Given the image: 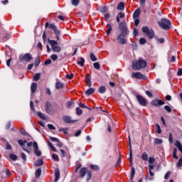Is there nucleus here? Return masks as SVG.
<instances>
[{
	"mask_svg": "<svg viewBox=\"0 0 182 182\" xmlns=\"http://www.w3.org/2000/svg\"><path fill=\"white\" fill-rule=\"evenodd\" d=\"M119 28L121 31V33L117 36V41L118 43H121V45H125V43H127L126 36H127L129 34V28H127L126 22L119 23Z\"/></svg>",
	"mask_w": 182,
	"mask_h": 182,
	"instance_id": "nucleus-1",
	"label": "nucleus"
},
{
	"mask_svg": "<svg viewBox=\"0 0 182 182\" xmlns=\"http://www.w3.org/2000/svg\"><path fill=\"white\" fill-rule=\"evenodd\" d=\"M147 66V63L144 60H138L132 62V69L134 70H140Z\"/></svg>",
	"mask_w": 182,
	"mask_h": 182,
	"instance_id": "nucleus-2",
	"label": "nucleus"
},
{
	"mask_svg": "<svg viewBox=\"0 0 182 182\" xmlns=\"http://www.w3.org/2000/svg\"><path fill=\"white\" fill-rule=\"evenodd\" d=\"M158 23L159 26L165 31H167L171 28V21L167 18L161 19L160 21H158Z\"/></svg>",
	"mask_w": 182,
	"mask_h": 182,
	"instance_id": "nucleus-3",
	"label": "nucleus"
},
{
	"mask_svg": "<svg viewBox=\"0 0 182 182\" xmlns=\"http://www.w3.org/2000/svg\"><path fill=\"white\" fill-rule=\"evenodd\" d=\"M48 26L49 29H52V31H53L57 41H59V35H60V31L58 29V28H56V26L54 23L49 24V23H46V28H48Z\"/></svg>",
	"mask_w": 182,
	"mask_h": 182,
	"instance_id": "nucleus-4",
	"label": "nucleus"
},
{
	"mask_svg": "<svg viewBox=\"0 0 182 182\" xmlns=\"http://www.w3.org/2000/svg\"><path fill=\"white\" fill-rule=\"evenodd\" d=\"M33 147L34 149L33 153L36 154V156H41L42 154V152L39 151V147L38 146V143L36 141H34L33 143L32 141L27 143V147Z\"/></svg>",
	"mask_w": 182,
	"mask_h": 182,
	"instance_id": "nucleus-5",
	"label": "nucleus"
},
{
	"mask_svg": "<svg viewBox=\"0 0 182 182\" xmlns=\"http://www.w3.org/2000/svg\"><path fill=\"white\" fill-rule=\"evenodd\" d=\"M142 32L147 35L149 39H153L154 38V30L149 29L148 26L142 27Z\"/></svg>",
	"mask_w": 182,
	"mask_h": 182,
	"instance_id": "nucleus-6",
	"label": "nucleus"
},
{
	"mask_svg": "<svg viewBox=\"0 0 182 182\" xmlns=\"http://www.w3.org/2000/svg\"><path fill=\"white\" fill-rule=\"evenodd\" d=\"M132 77L133 79H139L140 80H147V76L141 74V73H132Z\"/></svg>",
	"mask_w": 182,
	"mask_h": 182,
	"instance_id": "nucleus-7",
	"label": "nucleus"
},
{
	"mask_svg": "<svg viewBox=\"0 0 182 182\" xmlns=\"http://www.w3.org/2000/svg\"><path fill=\"white\" fill-rule=\"evenodd\" d=\"M20 62H29L32 60V55L29 53H27L24 55H21L18 57Z\"/></svg>",
	"mask_w": 182,
	"mask_h": 182,
	"instance_id": "nucleus-8",
	"label": "nucleus"
},
{
	"mask_svg": "<svg viewBox=\"0 0 182 182\" xmlns=\"http://www.w3.org/2000/svg\"><path fill=\"white\" fill-rule=\"evenodd\" d=\"M45 110L48 114H53V109L52 108V104L49 102H46Z\"/></svg>",
	"mask_w": 182,
	"mask_h": 182,
	"instance_id": "nucleus-9",
	"label": "nucleus"
},
{
	"mask_svg": "<svg viewBox=\"0 0 182 182\" xmlns=\"http://www.w3.org/2000/svg\"><path fill=\"white\" fill-rule=\"evenodd\" d=\"M136 99L141 106H147V100L141 95H136Z\"/></svg>",
	"mask_w": 182,
	"mask_h": 182,
	"instance_id": "nucleus-10",
	"label": "nucleus"
},
{
	"mask_svg": "<svg viewBox=\"0 0 182 182\" xmlns=\"http://www.w3.org/2000/svg\"><path fill=\"white\" fill-rule=\"evenodd\" d=\"M63 120L65 122V123L72 124V123H76L77 122V119L73 120L72 119V117L65 115L63 117Z\"/></svg>",
	"mask_w": 182,
	"mask_h": 182,
	"instance_id": "nucleus-11",
	"label": "nucleus"
},
{
	"mask_svg": "<svg viewBox=\"0 0 182 182\" xmlns=\"http://www.w3.org/2000/svg\"><path fill=\"white\" fill-rule=\"evenodd\" d=\"M151 106H156V107L163 106V105H166V102H164V101L163 100L156 99L151 102Z\"/></svg>",
	"mask_w": 182,
	"mask_h": 182,
	"instance_id": "nucleus-12",
	"label": "nucleus"
},
{
	"mask_svg": "<svg viewBox=\"0 0 182 182\" xmlns=\"http://www.w3.org/2000/svg\"><path fill=\"white\" fill-rule=\"evenodd\" d=\"M86 173H87V168L86 167H83L80 170V177H81V178H83V177H85V176H86Z\"/></svg>",
	"mask_w": 182,
	"mask_h": 182,
	"instance_id": "nucleus-13",
	"label": "nucleus"
},
{
	"mask_svg": "<svg viewBox=\"0 0 182 182\" xmlns=\"http://www.w3.org/2000/svg\"><path fill=\"white\" fill-rule=\"evenodd\" d=\"M85 80L88 87H92V77H90V75L87 74Z\"/></svg>",
	"mask_w": 182,
	"mask_h": 182,
	"instance_id": "nucleus-14",
	"label": "nucleus"
},
{
	"mask_svg": "<svg viewBox=\"0 0 182 182\" xmlns=\"http://www.w3.org/2000/svg\"><path fill=\"white\" fill-rule=\"evenodd\" d=\"M60 178V171L59 169H56L55 171V180L54 182H58L59 181V178Z\"/></svg>",
	"mask_w": 182,
	"mask_h": 182,
	"instance_id": "nucleus-15",
	"label": "nucleus"
},
{
	"mask_svg": "<svg viewBox=\"0 0 182 182\" xmlns=\"http://www.w3.org/2000/svg\"><path fill=\"white\" fill-rule=\"evenodd\" d=\"M65 87V85L63 84L60 81H57L55 83V89L57 90H59V89H63Z\"/></svg>",
	"mask_w": 182,
	"mask_h": 182,
	"instance_id": "nucleus-16",
	"label": "nucleus"
},
{
	"mask_svg": "<svg viewBox=\"0 0 182 182\" xmlns=\"http://www.w3.org/2000/svg\"><path fill=\"white\" fill-rule=\"evenodd\" d=\"M31 93H35L36 92V90L38 89V84L36 82H33L31 84Z\"/></svg>",
	"mask_w": 182,
	"mask_h": 182,
	"instance_id": "nucleus-17",
	"label": "nucleus"
},
{
	"mask_svg": "<svg viewBox=\"0 0 182 182\" xmlns=\"http://www.w3.org/2000/svg\"><path fill=\"white\" fill-rule=\"evenodd\" d=\"M125 15L124 14L119 12L117 16V22L118 23H120V19L124 18Z\"/></svg>",
	"mask_w": 182,
	"mask_h": 182,
	"instance_id": "nucleus-18",
	"label": "nucleus"
},
{
	"mask_svg": "<svg viewBox=\"0 0 182 182\" xmlns=\"http://www.w3.org/2000/svg\"><path fill=\"white\" fill-rule=\"evenodd\" d=\"M51 49H52V50H53V52H55L57 53H58V52L62 50V48H60V46H54L51 47Z\"/></svg>",
	"mask_w": 182,
	"mask_h": 182,
	"instance_id": "nucleus-19",
	"label": "nucleus"
},
{
	"mask_svg": "<svg viewBox=\"0 0 182 182\" xmlns=\"http://www.w3.org/2000/svg\"><path fill=\"white\" fill-rule=\"evenodd\" d=\"M95 93V89L90 88L85 91V95L87 96H90L91 95H93Z\"/></svg>",
	"mask_w": 182,
	"mask_h": 182,
	"instance_id": "nucleus-20",
	"label": "nucleus"
},
{
	"mask_svg": "<svg viewBox=\"0 0 182 182\" xmlns=\"http://www.w3.org/2000/svg\"><path fill=\"white\" fill-rule=\"evenodd\" d=\"M140 16V9H136L133 14L134 19H136Z\"/></svg>",
	"mask_w": 182,
	"mask_h": 182,
	"instance_id": "nucleus-21",
	"label": "nucleus"
},
{
	"mask_svg": "<svg viewBox=\"0 0 182 182\" xmlns=\"http://www.w3.org/2000/svg\"><path fill=\"white\" fill-rule=\"evenodd\" d=\"M175 146H176V147H177V149L179 150V151H181V153H182V145L179 141H176Z\"/></svg>",
	"mask_w": 182,
	"mask_h": 182,
	"instance_id": "nucleus-22",
	"label": "nucleus"
},
{
	"mask_svg": "<svg viewBox=\"0 0 182 182\" xmlns=\"http://www.w3.org/2000/svg\"><path fill=\"white\" fill-rule=\"evenodd\" d=\"M99 93L101 95H103V93H106V87L105 86H100L98 89Z\"/></svg>",
	"mask_w": 182,
	"mask_h": 182,
	"instance_id": "nucleus-23",
	"label": "nucleus"
},
{
	"mask_svg": "<svg viewBox=\"0 0 182 182\" xmlns=\"http://www.w3.org/2000/svg\"><path fill=\"white\" fill-rule=\"evenodd\" d=\"M118 11H123L124 9V2L122 1L118 4L117 6Z\"/></svg>",
	"mask_w": 182,
	"mask_h": 182,
	"instance_id": "nucleus-24",
	"label": "nucleus"
},
{
	"mask_svg": "<svg viewBox=\"0 0 182 182\" xmlns=\"http://www.w3.org/2000/svg\"><path fill=\"white\" fill-rule=\"evenodd\" d=\"M141 159L144 160V161H147L149 160V155L146 152H144L141 155Z\"/></svg>",
	"mask_w": 182,
	"mask_h": 182,
	"instance_id": "nucleus-25",
	"label": "nucleus"
},
{
	"mask_svg": "<svg viewBox=\"0 0 182 182\" xmlns=\"http://www.w3.org/2000/svg\"><path fill=\"white\" fill-rule=\"evenodd\" d=\"M48 43L50 45L51 48H53V46H58V41H55V40H50L48 41Z\"/></svg>",
	"mask_w": 182,
	"mask_h": 182,
	"instance_id": "nucleus-26",
	"label": "nucleus"
},
{
	"mask_svg": "<svg viewBox=\"0 0 182 182\" xmlns=\"http://www.w3.org/2000/svg\"><path fill=\"white\" fill-rule=\"evenodd\" d=\"M42 174V168H39L36 171L35 176L36 178L41 177V175Z\"/></svg>",
	"mask_w": 182,
	"mask_h": 182,
	"instance_id": "nucleus-27",
	"label": "nucleus"
},
{
	"mask_svg": "<svg viewBox=\"0 0 182 182\" xmlns=\"http://www.w3.org/2000/svg\"><path fill=\"white\" fill-rule=\"evenodd\" d=\"M37 116H38L40 119H42V120H46V117H45V114H43L41 112H37Z\"/></svg>",
	"mask_w": 182,
	"mask_h": 182,
	"instance_id": "nucleus-28",
	"label": "nucleus"
},
{
	"mask_svg": "<svg viewBox=\"0 0 182 182\" xmlns=\"http://www.w3.org/2000/svg\"><path fill=\"white\" fill-rule=\"evenodd\" d=\"M77 65L80 66H85V58H81L79 61L77 62Z\"/></svg>",
	"mask_w": 182,
	"mask_h": 182,
	"instance_id": "nucleus-29",
	"label": "nucleus"
},
{
	"mask_svg": "<svg viewBox=\"0 0 182 182\" xmlns=\"http://www.w3.org/2000/svg\"><path fill=\"white\" fill-rule=\"evenodd\" d=\"M134 174H136V169L134 168V167H132L131 168V178H130V180H133V178H134Z\"/></svg>",
	"mask_w": 182,
	"mask_h": 182,
	"instance_id": "nucleus-30",
	"label": "nucleus"
},
{
	"mask_svg": "<svg viewBox=\"0 0 182 182\" xmlns=\"http://www.w3.org/2000/svg\"><path fill=\"white\" fill-rule=\"evenodd\" d=\"M43 164V160L38 159L35 162V166L39 167V166H42Z\"/></svg>",
	"mask_w": 182,
	"mask_h": 182,
	"instance_id": "nucleus-31",
	"label": "nucleus"
},
{
	"mask_svg": "<svg viewBox=\"0 0 182 182\" xmlns=\"http://www.w3.org/2000/svg\"><path fill=\"white\" fill-rule=\"evenodd\" d=\"M18 144L21 146V147H24L26 143H27L26 140H22V139H18Z\"/></svg>",
	"mask_w": 182,
	"mask_h": 182,
	"instance_id": "nucleus-32",
	"label": "nucleus"
},
{
	"mask_svg": "<svg viewBox=\"0 0 182 182\" xmlns=\"http://www.w3.org/2000/svg\"><path fill=\"white\" fill-rule=\"evenodd\" d=\"M9 159H11V160H13V161H16V160H18V156L14 154H11L9 155Z\"/></svg>",
	"mask_w": 182,
	"mask_h": 182,
	"instance_id": "nucleus-33",
	"label": "nucleus"
},
{
	"mask_svg": "<svg viewBox=\"0 0 182 182\" xmlns=\"http://www.w3.org/2000/svg\"><path fill=\"white\" fill-rule=\"evenodd\" d=\"M155 126L156 127V133H158V134H161V128L160 127V125H159V124H156Z\"/></svg>",
	"mask_w": 182,
	"mask_h": 182,
	"instance_id": "nucleus-34",
	"label": "nucleus"
},
{
	"mask_svg": "<svg viewBox=\"0 0 182 182\" xmlns=\"http://www.w3.org/2000/svg\"><path fill=\"white\" fill-rule=\"evenodd\" d=\"M80 2V0H72L71 4L73 6H77Z\"/></svg>",
	"mask_w": 182,
	"mask_h": 182,
	"instance_id": "nucleus-35",
	"label": "nucleus"
},
{
	"mask_svg": "<svg viewBox=\"0 0 182 182\" xmlns=\"http://www.w3.org/2000/svg\"><path fill=\"white\" fill-rule=\"evenodd\" d=\"M39 79H41V74L40 73L35 74L33 76V80H35V82H38Z\"/></svg>",
	"mask_w": 182,
	"mask_h": 182,
	"instance_id": "nucleus-36",
	"label": "nucleus"
},
{
	"mask_svg": "<svg viewBox=\"0 0 182 182\" xmlns=\"http://www.w3.org/2000/svg\"><path fill=\"white\" fill-rule=\"evenodd\" d=\"M107 27L108 28L107 31V35H110V33L112 32V25L110 23H108L107 25Z\"/></svg>",
	"mask_w": 182,
	"mask_h": 182,
	"instance_id": "nucleus-37",
	"label": "nucleus"
},
{
	"mask_svg": "<svg viewBox=\"0 0 182 182\" xmlns=\"http://www.w3.org/2000/svg\"><path fill=\"white\" fill-rule=\"evenodd\" d=\"M162 143H163V140L157 138L154 139V144H161Z\"/></svg>",
	"mask_w": 182,
	"mask_h": 182,
	"instance_id": "nucleus-38",
	"label": "nucleus"
},
{
	"mask_svg": "<svg viewBox=\"0 0 182 182\" xmlns=\"http://www.w3.org/2000/svg\"><path fill=\"white\" fill-rule=\"evenodd\" d=\"M8 39H9V34H6L4 37H3L2 38H1V42H6V41H8Z\"/></svg>",
	"mask_w": 182,
	"mask_h": 182,
	"instance_id": "nucleus-39",
	"label": "nucleus"
},
{
	"mask_svg": "<svg viewBox=\"0 0 182 182\" xmlns=\"http://www.w3.org/2000/svg\"><path fill=\"white\" fill-rule=\"evenodd\" d=\"M90 59L92 62H96V60H97V58H96L95 54H93V53H90Z\"/></svg>",
	"mask_w": 182,
	"mask_h": 182,
	"instance_id": "nucleus-40",
	"label": "nucleus"
},
{
	"mask_svg": "<svg viewBox=\"0 0 182 182\" xmlns=\"http://www.w3.org/2000/svg\"><path fill=\"white\" fill-rule=\"evenodd\" d=\"M92 178V171H88L87 172V181H89Z\"/></svg>",
	"mask_w": 182,
	"mask_h": 182,
	"instance_id": "nucleus-41",
	"label": "nucleus"
},
{
	"mask_svg": "<svg viewBox=\"0 0 182 182\" xmlns=\"http://www.w3.org/2000/svg\"><path fill=\"white\" fill-rule=\"evenodd\" d=\"M173 159H176V160L178 159V156H177V149H173Z\"/></svg>",
	"mask_w": 182,
	"mask_h": 182,
	"instance_id": "nucleus-42",
	"label": "nucleus"
},
{
	"mask_svg": "<svg viewBox=\"0 0 182 182\" xmlns=\"http://www.w3.org/2000/svg\"><path fill=\"white\" fill-rule=\"evenodd\" d=\"M40 63H41V58L39 57H37L35 61V66L36 67L39 66Z\"/></svg>",
	"mask_w": 182,
	"mask_h": 182,
	"instance_id": "nucleus-43",
	"label": "nucleus"
},
{
	"mask_svg": "<svg viewBox=\"0 0 182 182\" xmlns=\"http://www.w3.org/2000/svg\"><path fill=\"white\" fill-rule=\"evenodd\" d=\"M164 109L168 112V113H171V107H170V106L168 105H165L164 106Z\"/></svg>",
	"mask_w": 182,
	"mask_h": 182,
	"instance_id": "nucleus-44",
	"label": "nucleus"
},
{
	"mask_svg": "<svg viewBox=\"0 0 182 182\" xmlns=\"http://www.w3.org/2000/svg\"><path fill=\"white\" fill-rule=\"evenodd\" d=\"M52 157L55 161H59V156L56 154H53Z\"/></svg>",
	"mask_w": 182,
	"mask_h": 182,
	"instance_id": "nucleus-45",
	"label": "nucleus"
},
{
	"mask_svg": "<svg viewBox=\"0 0 182 182\" xmlns=\"http://www.w3.org/2000/svg\"><path fill=\"white\" fill-rule=\"evenodd\" d=\"M93 66L97 70H99V69H100V64H99V63H94Z\"/></svg>",
	"mask_w": 182,
	"mask_h": 182,
	"instance_id": "nucleus-46",
	"label": "nucleus"
},
{
	"mask_svg": "<svg viewBox=\"0 0 182 182\" xmlns=\"http://www.w3.org/2000/svg\"><path fill=\"white\" fill-rule=\"evenodd\" d=\"M76 113H77V116H80V114H82V113H83V112L82 111V109L80 107H77Z\"/></svg>",
	"mask_w": 182,
	"mask_h": 182,
	"instance_id": "nucleus-47",
	"label": "nucleus"
},
{
	"mask_svg": "<svg viewBox=\"0 0 182 182\" xmlns=\"http://www.w3.org/2000/svg\"><path fill=\"white\" fill-rule=\"evenodd\" d=\"M90 168H92V170H95V171H97V170H99V166L97 165H91Z\"/></svg>",
	"mask_w": 182,
	"mask_h": 182,
	"instance_id": "nucleus-48",
	"label": "nucleus"
},
{
	"mask_svg": "<svg viewBox=\"0 0 182 182\" xmlns=\"http://www.w3.org/2000/svg\"><path fill=\"white\" fill-rule=\"evenodd\" d=\"M50 59H52V60L55 61L58 60V55L56 54H53L50 55Z\"/></svg>",
	"mask_w": 182,
	"mask_h": 182,
	"instance_id": "nucleus-49",
	"label": "nucleus"
},
{
	"mask_svg": "<svg viewBox=\"0 0 182 182\" xmlns=\"http://www.w3.org/2000/svg\"><path fill=\"white\" fill-rule=\"evenodd\" d=\"M11 125H12V122L9 121L7 124L6 125V130H9V129H11Z\"/></svg>",
	"mask_w": 182,
	"mask_h": 182,
	"instance_id": "nucleus-50",
	"label": "nucleus"
},
{
	"mask_svg": "<svg viewBox=\"0 0 182 182\" xmlns=\"http://www.w3.org/2000/svg\"><path fill=\"white\" fill-rule=\"evenodd\" d=\"M154 161H156V159L153 157L149 158V164H154Z\"/></svg>",
	"mask_w": 182,
	"mask_h": 182,
	"instance_id": "nucleus-51",
	"label": "nucleus"
},
{
	"mask_svg": "<svg viewBox=\"0 0 182 182\" xmlns=\"http://www.w3.org/2000/svg\"><path fill=\"white\" fill-rule=\"evenodd\" d=\"M21 159L23 160V163H26V154L25 153H21Z\"/></svg>",
	"mask_w": 182,
	"mask_h": 182,
	"instance_id": "nucleus-52",
	"label": "nucleus"
},
{
	"mask_svg": "<svg viewBox=\"0 0 182 182\" xmlns=\"http://www.w3.org/2000/svg\"><path fill=\"white\" fill-rule=\"evenodd\" d=\"M47 126L50 130H56V128L53 126V124H48Z\"/></svg>",
	"mask_w": 182,
	"mask_h": 182,
	"instance_id": "nucleus-53",
	"label": "nucleus"
},
{
	"mask_svg": "<svg viewBox=\"0 0 182 182\" xmlns=\"http://www.w3.org/2000/svg\"><path fill=\"white\" fill-rule=\"evenodd\" d=\"M176 166H177V167H182V158H181V159L178 160V163H177V164H176Z\"/></svg>",
	"mask_w": 182,
	"mask_h": 182,
	"instance_id": "nucleus-54",
	"label": "nucleus"
},
{
	"mask_svg": "<svg viewBox=\"0 0 182 182\" xmlns=\"http://www.w3.org/2000/svg\"><path fill=\"white\" fill-rule=\"evenodd\" d=\"M134 23L135 26H139V24L140 23V20L139 19V18H135Z\"/></svg>",
	"mask_w": 182,
	"mask_h": 182,
	"instance_id": "nucleus-55",
	"label": "nucleus"
},
{
	"mask_svg": "<svg viewBox=\"0 0 182 182\" xmlns=\"http://www.w3.org/2000/svg\"><path fill=\"white\" fill-rule=\"evenodd\" d=\"M12 149V146H11V144H9V143H6V150H11Z\"/></svg>",
	"mask_w": 182,
	"mask_h": 182,
	"instance_id": "nucleus-56",
	"label": "nucleus"
},
{
	"mask_svg": "<svg viewBox=\"0 0 182 182\" xmlns=\"http://www.w3.org/2000/svg\"><path fill=\"white\" fill-rule=\"evenodd\" d=\"M50 139L51 140V141H54L55 143H57L58 141H59V139H58V138H55V137H50Z\"/></svg>",
	"mask_w": 182,
	"mask_h": 182,
	"instance_id": "nucleus-57",
	"label": "nucleus"
},
{
	"mask_svg": "<svg viewBox=\"0 0 182 182\" xmlns=\"http://www.w3.org/2000/svg\"><path fill=\"white\" fill-rule=\"evenodd\" d=\"M139 43L141 45H144L146 43V40L144 38L139 39Z\"/></svg>",
	"mask_w": 182,
	"mask_h": 182,
	"instance_id": "nucleus-58",
	"label": "nucleus"
},
{
	"mask_svg": "<svg viewBox=\"0 0 182 182\" xmlns=\"http://www.w3.org/2000/svg\"><path fill=\"white\" fill-rule=\"evenodd\" d=\"M21 133L23 136H28V132L25 129H21Z\"/></svg>",
	"mask_w": 182,
	"mask_h": 182,
	"instance_id": "nucleus-59",
	"label": "nucleus"
},
{
	"mask_svg": "<svg viewBox=\"0 0 182 182\" xmlns=\"http://www.w3.org/2000/svg\"><path fill=\"white\" fill-rule=\"evenodd\" d=\"M80 167H82V164L78 163V164L76 165L75 171H77V170H79V168H80Z\"/></svg>",
	"mask_w": 182,
	"mask_h": 182,
	"instance_id": "nucleus-60",
	"label": "nucleus"
},
{
	"mask_svg": "<svg viewBox=\"0 0 182 182\" xmlns=\"http://www.w3.org/2000/svg\"><path fill=\"white\" fill-rule=\"evenodd\" d=\"M30 107H31V110H33V111L35 110V107L33 105V101L30 102Z\"/></svg>",
	"mask_w": 182,
	"mask_h": 182,
	"instance_id": "nucleus-61",
	"label": "nucleus"
},
{
	"mask_svg": "<svg viewBox=\"0 0 182 182\" xmlns=\"http://www.w3.org/2000/svg\"><path fill=\"white\" fill-rule=\"evenodd\" d=\"M169 142L173 143V134H169V138H168Z\"/></svg>",
	"mask_w": 182,
	"mask_h": 182,
	"instance_id": "nucleus-62",
	"label": "nucleus"
},
{
	"mask_svg": "<svg viewBox=\"0 0 182 182\" xmlns=\"http://www.w3.org/2000/svg\"><path fill=\"white\" fill-rule=\"evenodd\" d=\"M107 6H103L102 9H101V12H107Z\"/></svg>",
	"mask_w": 182,
	"mask_h": 182,
	"instance_id": "nucleus-63",
	"label": "nucleus"
},
{
	"mask_svg": "<svg viewBox=\"0 0 182 182\" xmlns=\"http://www.w3.org/2000/svg\"><path fill=\"white\" fill-rule=\"evenodd\" d=\"M177 75L178 76H182V68L178 70Z\"/></svg>",
	"mask_w": 182,
	"mask_h": 182,
	"instance_id": "nucleus-64",
	"label": "nucleus"
}]
</instances>
